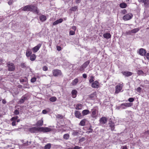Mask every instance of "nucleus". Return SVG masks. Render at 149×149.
Wrapping results in <instances>:
<instances>
[{"label": "nucleus", "instance_id": "nucleus-1", "mask_svg": "<svg viewBox=\"0 0 149 149\" xmlns=\"http://www.w3.org/2000/svg\"><path fill=\"white\" fill-rule=\"evenodd\" d=\"M22 8V10L24 11H32L37 14L39 13L37 7L33 5H27Z\"/></svg>", "mask_w": 149, "mask_h": 149}, {"label": "nucleus", "instance_id": "nucleus-2", "mask_svg": "<svg viewBox=\"0 0 149 149\" xmlns=\"http://www.w3.org/2000/svg\"><path fill=\"white\" fill-rule=\"evenodd\" d=\"M7 67H8V70L9 71H14L15 69V66L14 64L10 62H8L7 63Z\"/></svg>", "mask_w": 149, "mask_h": 149}, {"label": "nucleus", "instance_id": "nucleus-3", "mask_svg": "<svg viewBox=\"0 0 149 149\" xmlns=\"http://www.w3.org/2000/svg\"><path fill=\"white\" fill-rule=\"evenodd\" d=\"M52 72L53 76L55 77H58L62 75L61 71L58 69H55L53 70Z\"/></svg>", "mask_w": 149, "mask_h": 149}, {"label": "nucleus", "instance_id": "nucleus-4", "mask_svg": "<svg viewBox=\"0 0 149 149\" xmlns=\"http://www.w3.org/2000/svg\"><path fill=\"white\" fill-rule=\"evenodd\" d=\"M132 104L130 103H123L120 105L119 107L122 109H125L127 107H130Z\"/></svg>", "mask_w": 149, "mask_h": 149}, {"label": "nucleus", "instance_id": "nucleus-5", "mask_svg": "<svg viewBox=\"0 0 149 149\" xmlns=\"http://www.w3.org/2000/svg\"><path fill=\"white\" fill-rule=\"evenodd\" d=\"M39 132H48L51 131L52 129L48 127H40L39 128Z\"/></svg>", "mask_w": 149, "mask_h": 149}, {"label": "nucleus", "instance_id": "nucleus-6", "mask_svg": "<svg viewBox=\"0 0 149 149\" xmlns=\"http://www.w3.org/2000/svg\"><path fill=\"white\" fill-rule=\"evenodd\" d=\"M133 15L131 13H128L125 15L123 17V19L124 20H128L132 19Z\"/></svg>", "mask_w": 149, "mask_h": 149}, {"label": "nucleus", "instance_id": "nucleus-7", "mask_svg": "<svg viewBox=\"0 0 149 149\" xmlns=\"http://www.w3.org/2000/svg\"><path fill=\"white\" fill-rule=\"evenodd\" d=\"M123 86L121 84H119L117 85L116 86L115 93H118L120 92L122 89Z\"/></svg>", "mask_w": 149, "mask_h": 149}, {"label": "nucleus", "instance_id": "nucleus-8", "mask_svg": "<svg viewBox=\"0 0 149 149\" xmlns=\"http://www.w3.org/2000/svg\"><path fill=\"white\" fill-rule=\"evenodd\" d=\"M28 99V96L26 94L22 96L21 99L19 101L18 103L22 104L23 103L25 100H27Z\"/></svg>", "mask_w": 149, "mask_h": 149}, {"label": "nucleus", "instance_id": "nucleus-9", "mask_svg": "<svg viewBox=\"0 0 149 149\" xmlns=\"http://www.w3.org/2000/svg\"><path fill=\"white\" fill-rule=\"evenodd\" d=\"M140 30L139 28H135L131 30L128 31L127 33L128 35H131L133 33H135L138 31Z\"/></svg>", "mask_w": 149, "mask_h": 149}, {"label": "nucleus", "instance_id": "nucleus-10", "mask_svg": "<svg viewBox=\"0 0 149 149\" xmlns=\"http://www.w3.org/2000/svg\"><path fill=\"white\" fill-rule=\"evenodd\" d=\"M107 118L104 117H102L100 119L99 121L100 124L104 125L107 123Z\"/></svg>", "mask_w": 149, "mask_h": 149}, {"label": "nucleus", "instance_id": "nucleus-11", "mask_svg": "<svg viewBox=\"0 0 149 149\" xmlns=\"http://www.w3.org/2000/svg\"><path fill=\"white\" fill-rule=\"evenodd\" d=\"M39 127H32L29 129V131L32 133H36L38 132H39Z\"/></svg>", "mask_w": 149, "mask_h": 149}, {"label": "nucleus", "instance_id": "nucleus-12", "mask_svg": "<svg viewBox=\"0 0 149 149\" xmlns=\"http://www.w3.org/2000/svg\"><path fill=\"white\" fill-rule=\"evenodd\" d=\"M138 1L140 3H144V6L147 7L149 4V0H138Z\"/></svg>", "mask_w": 149, "mask_h": 149}, {"label": "nucleus", "instance_id": "nucleus-13", "mask_svg": "<svg viewBox=\"0 0 149 149\" xmlns=\"http://www.w3.org/2000/svg\"><path fill=\"white\" fill-rule=\"evenodd\" d=\"M99 83L97 81L93 82L91 84V86L94 88H97L99 87Z\"/></svg>", "mask_w": 149, "mask_h": 149}, {"label": "nucleus", "instance_id": "nucleus-14", "mask_svg": "<svg viewBox=\"0 0 149 149\" xmlns=\"http://www.w3.org/2000/svg\"><path fill=\"white\" fill-rule=\"evenodd\" d=\"M139 54L142 56H145L146 53V50L143 48H141L139 49Z\"/></svg>", "mask_w": 149, "mask_h": 149}, {"label": "nucleus", "instance_id": "nucleus-15", "mask_svg": "<svg viewBox=\"0 0 149 149\" xmlns=\"http://www.w3.org/2000/svg\"><path fill=\"white\" fill-rule=\"evenodd\" d=\"M75 117L81 119L82 118L83 116L81 115V113L78 111H75L74 112Z\"/></svg>", "mask_w": 149, "mask_h": 149}, {"label": "nucleus", "instance_id": "nucleus-16", "mask_svg": "<svg viewBox=\"0 0 149 149\" xmlns=\"http://www.w3.org/2000/svg\"><path fill=\"white\" fill-rule=\"evenodd\" d=\"M97 110L95 109H92V114L91 116L94 118H96L97 116Z\"/></svg>", "mask_w": 149, "mask_h": 149}, {"label": "nucleus", "instance_id": "nucleus-17", "mask_svg": "<svg viewBox=\"0 0 149 149\" xmlns=\"http://www.w3.org/2000/svg\"><path fill=\"white\" fill-rule=\"evenodd\" d=\"M43 121L42 118L38 121L36 124V125L37 127H41L43 125Z\"/></svg>", "mask_w": 149, "mask_h": 149}, {"label": "nucleus", "instance_id": "nucleus-18", "mask_svg": "<svg viewBox=\"0 0 149 149\" xmlns=\"http://www.w3.org/2000/svg\"><path fill=\"white\" fill-rule=\"evenodd\" d=\"M121 73L123 75L127 77L130 76L132 74V73L129 71L122 72Z\"/></svg>", "mask_w": 149, "mask_h": 149}, {"label": "nucleus", "instance_id": "nucleus-19", "mask_svg": "<svg viewBox=\"0 0 149 149\" xmlns=\"http://www.w3.org/2000/svg\"><path fill=\"white\" fill-rule=\"evenodd\" d=\"M63 21V20L62 19L60 18L59 19L56 20L54 22L53 24L54 25H57L59 23H61Z\"/></svg>", "mask_w": 149, "mask_h": 149}, {"label": "nucleus", "instance_id": "nucleus-20", "mask_svg": "<svg viewBox=\"0 0 149 149\" xmlns=\"http://www.w3.org/2000/svg\"><path fill=\"white\" fill-rule=\"evenodd\" d=\"M110 127L112 131H113L114 129V123L113 122L111 121L109 123Z\"/></svg>", "mask_w": 149, "mask_h": 149}, {"label": "nucleus", "instance_id": "nucleus-21", "mask_svg": "<svg viewBox=\"0 0 149 149\" xmlns=\"http://www.w3.org/2000/svg\"><path fill=\"white\" fill-rule=\"evenodd\" d=\"M103 36L104 38L108 39L111 38V35L109 33H106L104 34Z\"/></svg>", "mask_w": 149, "mask_h": 149}, {"label": "nucleus", "instance_id": "nucleus-22", "mask_svg": "<svg viewBox=\"0 0 149 149\" xmlns=\"http://www.w3.org/2000/svg\"><path fill=\"white\" fill-rule=\"evenodd\" d=\"M77 91L76 90H73L72 91V97L74 98L76 96V94Z\"/></svg>", "mask_w": 149, "mask_h": 149}, {"label": "nucleus", "instance_id": "nucleus-23", "mask_svg": "<svg viewBox=\"0 0 149 149\" xmlns=\"http://www.w3.org/2000/svg\"><path fill=\"white\" fill-rule=\"evenodd\" d=\"M89 111L87 109L84 110L82 111V114L83 116L86 115L89 113Z\"/></svg>", "mask_w": 149, "mask_h": 149}, {"label": "nucleus", "instance_id": "nucleus-24", "mask_svg": "<svg viewBox=\"0 0 149 149\" xmlns=\"http://www.w3.org/2000/svg\"><path fill=\"white\" fill-rule=\"evenodd\" d=\"M39 18L40 20L42 22L45 21L46 19V17L44 15H42L40 16L39 17Z\"/></svg>", "mask_w": 149, "mask_h": 149}, {"label": "nucleus", "instance_id": "nucleus-25", "mask_svg": "<svg viewBox=\"0 0 149 149\" xmlns=\"http://www.w3.org/2000/svg\"><path fill=\"white\" fill-rule=\"evenodd\" d=\"M79 81V80L77 78H76L74 79L72 82L71 84L73 85H75L77 83H78Z\"/></svg>", "mask_w": 149, "mask_h": 149}, {"label": "nucleus", "instance_id": "nucleus-26", "mask_svg": "<svg viewBox=\"0 0 149 149\" xmlns=\"http://www.w3.org/2000/svg\"><path fill=\"white\" fill-rule=\"evenodd\" d=\"M96 92H94L93 93L91 94L89 96V97L90 98L92 99H93L95 97L96 95Z\"/></svg>", "mask_w": 149, "mask_h": 149}, {"label": "nucleus", "instance_id": "nucleus-27", "mask_svg": "<svg viewBox=\"0 0 149 149\" xmlns=\"http://www.w3.org/2000/svg\"><path fill=\"white\" fill-rule=\"evenodd\" d=\"M86 121V120L85 119L82 120L80 122V123H79V125L82 126H84L85 125V124Z\"/></svg>", "mask_w": 149, "mask_h": 149}, {"label": "nucleus", "instance_id": "nucleus-28", "mask_svg": "<svg viewBox=\"0 0 149 149\" xmlns=\"http://www.w3.org/2000/svg\"><path fill=\"white\" fill-rule=\"evenodd\" d=\"M127 4L124 3H122L120 4V7L122 8H125L127 7Z\"/></svg>", "mask_w": 149, "mask_h": 149}, {"label": "nucleus", "instance_id": "nucleus-29", "mask_svg": "<svg viewBox=\"0 0 149 149\" xmlns=\"http://www.w3.org/2000/svg\"><path fill=\"white\" fill-rule=\"evenodd\" d=\"M82 105L81 104H79L76 105L75 109L77 110H80L81 109Z\"/></svg>", "mask_w": 149, "mask_h": 149}, {"label": "nucleus", "instance_id": "nucleus-30", "mask_svg": "<svg viewBox=\"0 0 149 149\" xmlns=\"http://www.w3.org/2000/svg\"><path fill=\"white\" fill-rule=\"evenodd\" d=\"M90 61H88L85 62L83 65L82 66L83 67L86 68L87 66L89 64Z\"/></svg>", "mask_w": 149, "mask_h": 149}, {"label": "nucleus", "instance_id": "nucleus-31", "mask_svg": "<svg viewBox=\"0 0 149 149\" xmlns=\"http://www.w3.org/2000/svg\"><path fill=\"white\" fill-rule=\"evenodd\" d=\"M32 52L30 50H27L26 53V55L27 57H29L31 56Z\"/></svg>", "mask_w": 149, "mask_h": 149}, {"label": "nucleus", "instance_id": "nucleus-32", "mask_svg": "<svg viewBox=\"0 0 149 149\" xmlns=\"http://www.w3.org/2000/svg\"><path fill=\"white\" fill-rule=\"evenodd\" d=\"M40 47H33L32 49V51L34 53L36 52L39 49Z\"/></svg>", "mask_w": 149, "mask_h": 149}, {"label": "nucleus", "instance_id": "nucleus-33", "mask_svg": "<svg viewBox=\"0 0 149 149\" xmlns=\"http://www.w3.org/2000/svg\"><path fill=\"white\" fill-rule=\"evenodd\" d=\"M36 58V56L34 54H33L31 55L30 56V59L32 61L35 60Z\"/></svg>", "mask_w": 149, "mask_h": 149}, {"label": "nucleus", "instance_id": "nucleus-34", "mask_svg": "<svg viewBox=\"0 0 149 149\" xmlns=\"http://www.w3.org/2000/svg\"><path fill=\"white\" fill-rule=\"evenodd\" d=\"M51 147V144L50 143H49L46 145L45 147V149H50Z\"/></svg>", "mask_w": 149, "mask_h": 149}, {"label": "nucleus", "instance_id": "nucleus-35", "mask_svg": "<svg viewBox=\"0 0 149 149\" xmlns=\"http://www.w3.org/2000/svg\"><path fill=\"white\" fill-rule=\"evenodd\" d=\"M49 100L52 102H54L56 100V98L55 97H52L50 98Z\"/></svg>", "mask_w": 149, "mask_h": 149}, {"label": "nucleus", "instance_id": "nucleus-36", "mask_svg": "<svg viewBox=\"0 0 149 149\" xmlns=\"http://www.w3.org/2000/svg\"><path fill=\"white\" fill-rule=\"evenodd\" d=\"M79 132L77 131L73 130L72 133V134L73 136H77L78 135Z\"/></svg>", "mask_w": 149, "mask_h": 149}, {"label": "nucleus", "instance_id": "nucleus-37", "mask_svg": "<svg viewBox=\"0 0 149 149\" xmlns=\"http://www.w3.org/2000/svg\"><path fill=\"white\" fill-rule=\"evenodd\" d=\"M18 117L17 116H16L15 117H12L10 120L11 121H15L17 119Z\"/></svg>", "mask_w": 149, "mask_h": 149}, {"label": "nucleus", "instance_id": "nucleus-38", "mask_svg": "<svg viewBox=\"0 0 149 149\" xmlns=\"http://www.w3.org/2000/svg\"><path fill=\"white\" fill-rule=\"evenodd\" d=\"M69 137V135L68 134H65L63 136V138L66 139H68Z\"/></svg>", "mask_w": 149, "mask_h": 149}, {"label": "nucleus", "instance_id": "nucleus-39", "mask_svg": "<svg viewBox=\"0 0 149 149\" xmlns=\"http://www.w3.org/2000/svg\"><path fill=\"white\" fill-rule=\"evenodd\" d=\"M31 141H30L29 142H28V141H27L26 143H23V145L24 146H29L30 144H31Z\"/></svg>", "mask_w": 149, "mask_h": 149}, {"label": "nucleus", "instance_id": "nucleus-40", "mask_svg": "<svg viewBox=\"0 0 149 149\" xmlns=\"http://www.w3.org/2000/svg\"><path fill=\"white\" fill-rule=\"evenodd\" d=\"M94 77L93 76H91L90 77V79L89 80L90 83H91L94 81Z\"/></svg>", "mask_w": 149, "mask_h": 149}, {"label": "nucleus", "instance_id": "nucleus-41", "mask_svg": "<svg viewBox=\"0 0 149 149\" xmlns=\"http://www.w3.org/2000/svg\"><path fill=\"white\" fill-rule=\"evenodd\" d=\"M77 6H75L72 7L71 8V10L72 11H75L76 10V9H77Z\"/></svg>", "mask_w": 149, "mask_h": 149}, {"label": "nucleus", "instance_id": "nucleus-42", "mask_svg": "<svg viewBox=\"0 0 149 149\" xmlns=\"http://www.w3.org/2000/svg\"><path fill=\"white\" fill-rule=\"evenodd\" d=\"M36 79L35 77H33L31 79V81L32 83L35 82L36 81Z\"/></svg>", "mask_w": 149, "mask_h": 149}, {"label": "nucleus", "instance_id": "nucleus-43", "mask_svg": "<svg viewBox=\"0 0 149 149\" xmlns=\"http://www.w3.org/2000/svg\"><path fill=\"white\" fill-rule=\"evenodd\" d=\"M69 34L70 35H73L75 34V31H74L71 30L70 31Z\"/></svg>", "mask_w": 149, "mask_h": 149}, {"label": "nucleus", "instance_id": "nucleus-44", "mask_svg": "<svg viewBox=\"0 0 149 149\" xmlns=\"http://www.w3.org/2000/svg\"><path fill=\"white\" fill-rule=\"evenodd\" d=\"M14 113L15 115H18L19 114V111L18 110L16 109L14 111Z\"/></svg>", "mask_w": 149, "mask_h": 149}, {"label": "nucleus", "instance_id": "nucleus-45", "mask_svg": "<svg viewBox=\"0 0 149 149\" xmlns=\"http://www.w3.org/2000/svg\"><path fill=\"white\" fill-rule=\"evenodd\" d=\"M85 68L83 67L82 65L81 66L80 68L79 69V70L80 71H83L84 70V69Z\"/></svg>", "mask_w": 149, "mask_h": 149}, {"label": "nucleus", "instance_id": "nucleus-46", "mask_svg": "<svg viewBox=\"0 0 149 149\" xmlns=\"http://www.w3.org/2000/svg\"><path fill=\"white\" fill-rule=\"evenodd\" d=\"M143 73V72L141 70H139L137 72L138 74L139 75L142 74Z\"/></svg>", "mask_w": 149, "mask_h": 149}, {"label": "nucleus", "instance_id": "nucleus-47", "mask_svg": "<svg viewBox=\"0 0 149 149\" xmlns=\"http://www.w3.org/2000/svg\"><path fill=\"white\" fill-rule=\"evenodd\" d=\"M134 99L133 98H130L128 99V100L130 102H132L134 101Z\"/></svg>", "mask_w": 149, "mask_h": 149}, {"label": "nucleus", "instance_id": "nucleus-48", "mask_svg": "<svg viewBox=\"0 0 149 149\" xmlns=\"http://www.w3.org/2000/svg\"><path fill=\"white\" fill-rule=\"evenodd\" d=\"M57 117L58 118H63V116L61 115L58 114L57 115Z\"/></svg>", "mask_w": 149, "mask_h": 149}, {"label": "nucleus", "instance_id": "nucleus-49", "mask_svg": "<svg viewBox=\"0 0 149 149\" xmlns=\"http://www.w3.org/2000/svg\"><path fill=\"white\" fill-rule=\"evenodd\" d=\"M47 68L46 66H44L43 67V70L44 71H47Z\"/></svg>", "mask_w": 149, "mask_h": 149}, {"label": "nucleus", "instance_id": "nucleus-50", "mask_svg": "<svg viewBox=\"0 0 149 149\" xmlns=\"http://www.w3.org/2000/svg\"><path fill=\"white\" fill-rule=\"evenodd\" d=\"M13 0H10L8 1V3L9 5H11V4L13 3Z\"/></svg>", "mask_w": 149, "mask_h": 149}, {"label": "nucleus", "instance_id": "nucleus-51", "mask_svg": "<svg viewBox=\"0 0 149 149\" xmlns=\"http://www.w3.org/2000/svg\"><path fill=\"white\" fill-rule=\"evenodd\" d=\"M81 148V147H80L79 146H75L73 149H80Z\"/></svg>", "mask_w": 149, "mask_h": 149}, {"label": "nucleus", "instance_id": "nucleus-52", "mask_svg": "<svg viewBox=\"0 0 149 149\" xmlns=\"http://www.w3.org/2000/svg\"><path fill=\"white\" fill-rule=\"evenodd\" d=\"M141 88L140 87H138L136 89V91L138 92H141Z\"/></svg>", "mask_w": 149, "mask_h": 149}, {"label": "nucleus", "instance_id": "nucleus-53", "mask_svg": "<svg viewBox=\"0 0 149 149\" xmlns=\"http://www.w3.org/2000/svg\"><path fill=\"white\" fill-rule=\"evenodd\" d=\"M21 66L22 68L26 67V65L25 63H23L21 64Z\"/></svg>", "mask_w": 149, "mask_h": 149}, {"label": "nucleus", "instance_id": "nucleus-54", "mask_svg": "<svg viewBox=\"0 0 149 149\" xmlns=\"http://www.w3.org/2000/svg\"><path fill=\"white\" fill-rule=\"evenodd\" d=\"M145 56L146 57V58L148 60H149V53H147V54Z\"/></svg>", "mask_w": 149, "mask_h": 149}, {"label": "nucleus", "instance_id": "nucleus-55", "mask_svg": "<svg viewBox=\"0 0 149 149\" xmlns=\"http://www.w3.org/2000/svg\"><path fill=\"white\" fill-rule=\"evenodd\" d=\"M12 125L13 126H15L16 125V121H13L12 123Z\"/></svg>", "mask_w": 149, "mask_h": 149}, {"label": "nucleus", "instance_id": "nucleus-56", "mask_svg": "<svg viewBox=\"0 0 149 149\" xmlns=\"http://www.w3.org/2000/svg\"><path fill=\"white\" fill-rule=\"evenodd\" d=\"M122 12L123 14H125L126 13L127 11L125 9H124L122 11Z\"/></svg>", "mask_w": 149, "mask_h": 149}, {"label": "nucleus", "instance_id": "nucleus-57", "mask_svg": "<svg viewBox=\"0 0 149 149\" xmlns=\"http://www.w3.org/2000/svg\"><path fill=\"white\" fill-rule=\"evenodd\" d=\"M83 77L84 78H86L87 77V75L86 74H83Z\"/></svg>", "mask_w": 149, "mask_h": 149}, {"label": "nucleus", "instance_id": "nucleus-58", "mask_svg": "<svg viewBox=\"0 0 149 149\" xmlns=\"http://www.w3.org/2000/svg\"><path fill=\"white\" fill-rule=\"evenodd\" d=\"M72 29L74 31L76 30V28L75 26H72Z\"/></svg>", "mask_w": 149, "mask_h": 149}, {"label": "nucleus", "instance_id": "nucleus-59", "mask_svg": "<svg viewBox=\"0 0 149 149\" xmlns=\"http://www.w3.org/2000/svg\"><path fill=\"white\" fill-rule=\"evenodd\" d=\"M42 113L44 114H45L47 113V111L45 110H44L42 111Z\"/></svg>", "mask_w": 149, "mask_h": 149}, {"label": "nucleus", "instance_id": "nucleus-60", "mask_svg": "<svg viewBox=\"0 0 149 149\" xmlns=\"http://www.w3.org/2000/svg\"><path fill=\"white\" fill-rule=\"evenodd\" d=\"M81 0H75V2L76 3H78L81 2Z\"/></svg>", "mask_w": 149, "mask_h": 149}, {"label": "nucleus", "instance_id": "nucleus-61", "mask_svg": "<svg viewBox=\"0 0 149 149\" xmlns=\"http://www.w3.org/2000/svg\"><path fill=\"white\" fill-rule=\"evenodd\" d=\"M57 50L60 51L61 49V47H56Z\"/></svg>", "mask_w": 149, "mask_h": 149}, {"label": "nucleus", "instance_id": "nucleus-62", "mask_svg": "<svg viewBox=\"0 0 149 149\" xmlns=\"http://www.w3.org/2000/svg\"><path fill=\"white\" fill-rule=\"evenodd\" d=\"M88 130L89 131H88V132L89 133H90V132H93V130L92 129L90 128Z\"/></svg>", "mask_w": 149, "mask_h": 149}, {"label": "nucleus", "instance_id": "nucleus-63", "mask_svg": "<svg viewBox=\"0 0 149 149\" xmlns=\"http://www.w3.org/2000/svg\"><path fill=\"white\" fill-rule=\"evenodd\" d=\"M2 102L3 104H5L6 103V101L5 99H3L2 100Z\"/></svg>", "mask_w": 149, "mask_h": 149}, {"label": "nucleus", "instance_id": "nucleus-64", "mask_svg": "<svg viewBox=\"0 0 149 149\" xmlns=\"http://www.w3.org/2000/svg\"><path fill=\"white\" fill-rule=\"evenodd\" d=\"M20 81L21 82H24V79H20Z\"/></svg>", "mask_w": 149, "mask_h": 149}]
</instances>
